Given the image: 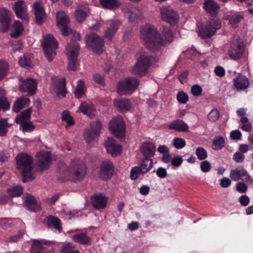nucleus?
<instances>
[{"mask_svg": "<svg viewBox=\"0 0 253 253\" xmlns=\"http://www.w3.org/2000/svg\"><path fill=\"white\" fill-rule=\"evenodd\" d=\"M162 34L163 38L156 28L151 25L146 24L140 29V38L143 44L152 51L158 50L162 46L173 41V37L169 28L164 27Z\"/></svg>", "mask_w": 253, "mask_h": 253, "instance_id": "nucleus-1", "label": "nucleus"}, {"mask_svg": "<svg viewBox=\"0 0 253 253\" xmlns=\"http://www.w3.org/2000/svg\"><path fill=\"white\" fill-rule=\"evenodd\" d=\"M17 168L23 176V181L26 182L33 180L34 166L33 159L27 154L22 153L16 157Z\"/></svg>", "mask_w": 253, "mask_h": 253, "instance_id": "nucleus-2", "label": "nucleus"}, {"mask_svg": "<svg viewBox=\"0 0 253 253\" xmlns=\"http://www.w3.org/2000/svg\"><path fill=\"white\" fill-rule=\"evenodd\" d=\"M86 172L85 164L79 159L72 160L67 170L69 178L72 180H82L85 176Z\"/></svg>", "mask_w": 253, "mask_h": 253, "instance_id": "nucleus-3", "label": "nucleus"}, {"mask_svg": "<svg viewBox=\"0 0 253 253\" xmlns=\"http://www.w3.org/2000/svg\"><path fill=\"white\" fill-rule=\"evenodd\" d=\"M139 55L137 61L131 72L133 75L143 76L147 72L151 62V57L143 50L139 51Z\"/></svg>", "mask_w": 253, "mask_h": 253, "instance_id": "nucleus-4", "label": "nucleus"}, {"mask_svg": "<svg viewBox=\"0 0 253 253\" xmlns=\"http://www.w3.org/2000/svg\"><path fill=\"white\" fill-rule=\"evenodd\" d=\"M42 45L46 57L51 62L56 55L55 50L58 45L57 42L52 35L48 34L43 37Z\"/></svg>", "mask_w": 253, "mask_h": 253, "instance_id": "nucleus-5", "label": "nucleus"}, {"mask_svg": "<svg viewBox=\"0 0 253 253\" xmlns=\"http://www.w3.org/2000/svg\"><path fill=\"white\" fill-rule=\"evenodd\" d=\"M160 17L162 20L171 25H175L179 21L177 12L169 5L163 6L160 8Z\"/></svg>", "mask_w": 253, "mask_h": 253, "instance_id": "nucleus-6", "label": "nucleus"}, {"mask_svg": "<svg viewBox=\"0 0 253 253\" xmlns=\"http://www.w3.org/2000/svg\"><path fill=\"white\" fill-rule=\"evenodd\" d=\"M139 84V81L134 78H126L118 84V92L121 95L131 93L137 88Z\"/></svg>", "mask_w": 253, "mask_h": 253, "instance_id": "nucleus-7", "label": "nucleus"}, {"mask_svg": "<svg viewBox=\"0 0 253 253\" xmlns=\"http://www.w3.org/2000/svg\"><path fill=\"white\" fill-rule=\"evenodd\" d=\"M242 41L238 35L233 37L231 45L228 51L230 57L233 60H238L241 58L243 51Z\"/></svg>", "mask_w": 253, "mask_h": 253, "instance_id": "nucleus-8", "label": "nucleus"}, {"mask_svg": "<svg viewBox=\"0 0 253 253\" xmlns=\"http://www.w3.org/2000/svg\"><path fill=\"white\" fill-rule=\"evenodd\" d=\"M84 40L86 45L89 47L93 52L98 53L102 51L103 40L97 34L90 33L85 36Z\"/></svg>", "mask_w": 253, "mask_h": 253, "instance_id": "nucleus-9", "label": "nucleus"}, {"mask_svg": "<svg viewBox=\"0 0 253 253\" xmlns=\"http://www.w3.org/2000/svg\"><path fill=\"white\" fill-rule=\"evenodd\" d=\"M109 128L111 133L115 136L122 138L125 134V126L124 120L121 116L112 119L109 123Z\"/></svg>", "mask_w": 253, "mask_h": 253, "instance_id": "nucleus-10", "label": "nucleus"}, {"mask_svg": "<svg viewBox=\"0 0 253 253\" xmlns=\"http://www.w3.org/2000/svg\"><path fill=\"white\" fill-rule=\"evenodd\" d=\"M220 28V22L218 20H211L209 23L199 30V35L203 39L209 38Z\"/></svg>", "mask_w": 253, "mask_h": 253, "instance_id": "nucleus-11", "label": "nucleus"}, {"mask_svg": "<svg viewBox=\"0 0 253 253\" xmlns=\"http://www.w3.org/2000/svg\"><path fill=\"white\" fill-rule=\"evenodd\" d=\"M57 26L60 30L61 33L64 36H68L71 29L69 27L70 22L68 15L63 11L57 12L56 15Z\"/></svg>", "mask_w": 253, "mask_h": 253, "instance_id": "nucleus-12", "label": "nucleus"}, {"mask_svg": "<svg viewBox=\"0 0 253 253\" xmlns=\"http://www.w3.org/2000/svg\"><path fill=\"white\" fill-rule=\"evenodd\" d=\"M125 16L130 22H138L143 19V15L137 8L128 4L122 8Z\"/></svg>", "mask_w": 253, "mask_h": 253, "instance_id": "nucleus-13", "label": "nucleus"}, {"mask_svg": "<svg viewBox=\"0 0 253 253\" xmlns=\"http://www.w3.org/2000/svg\"><path fill=\"white\" fill-rule=\"evenodd\" d=\"M19 80L20 82L19 89L21 92H28L29 95H33L36 92L37 84L35 80L31 78L23 80L21 77Z\"/></svg>", "mask_w": 253, "mask_h": 253, "instance_id": "nucleus-14", "label": "nucleus"}, {"mask_svg": "<svg viewBox=\"0 0 253 253\" xmlns=\"http://www.w3.org/2000/svg\"><path fill=\"white\" fill-rule=\"evenodd\" d=\"M230 177L234 181L241 179L245 182H253V179L249 175L247 170L242 167H238L230 171Z\"/></svg>", "mask_w": 253, "mask_h": 253, "instance_id": "nucleus-15", "label": "nucleus"}, {"mask_svg": "<svg viewBox=\"0 0 253 253\" xmlns=\"http://www.w3.org/2000/svg\"><path fill=\"white\" fill-rule=\"evenodd\" d=\"M33 10L35 16L36 23L39 25L43 23L46 19V15L42 2L41 0L35 2L33 4Z\"/></svg>", "mask_w": 253, "mask_h": 253, "instance_id": "nucleus-16", "label": "nucleus"}, {"mask_svg": "<svg viewBox=\"0 0 253 253\" xmlns=\"http://www.w3.org/2000/svg\"><path fill=\"white\" fill-rule=\"evenodd\" d=\"M13 9L18 18L21 19L25 23L29 21L27 8L24 1L19 0L15 2Z\"/></svg>", "mask_w": 253, "mask_h": 253, "instance_id": "nucleus-17", "label": "nucleus"}, {"mask_svg": "<svg viewBox=\"0 0 253 253\" xmlns=\"http://www.w3.org/2000/svg\"><path fill=\"white\" fill-rule=\"evenodd\" d=\"M113 171V163L109 160H105L101 164L98 177L102 179H107L112 176Z\"/></svg>", "mask_w": 253, "mask_h": 253, "instance_id": "nucleus-18", "label": "nucleus"}, {"mask_svg": "<svg viewBox=\"0 0 253 253\" xmlns=\"http://www.w3.org/2000/svg\"><path fill=\"white\" fill-rule=\"evenodd\" d=\"M38 165L42 170L47 169L51 164L52 159L48 152H40L36 154Z\"/></svg>", "mask_w": 253, "mask_h": 253, "instance_id": "nucleus-19", "label": "nucleus"}, {"mask_svg": "<svg viewBox=\"0 0 253 253\" xmlns=\"http://www.w3.org/2000/svg\"><path fill=\"white\" fill-rule=\"evenodd\" d=\"M101 128V124L100 121L96 120L90 123V130L86 129L84 132V137L86 141L90 142L94 137L98 134Z\"/></svg>", "mask_w": 253, "mask_h": 253, "instance_id": "nucleus-20", "label": "nucleus"}, {"mask_svg": "<svg viewBox=\"0 0 253 253\" xmlns=\"http://www.w3.org/2000/svg\"><path fill=\"white\" fill-rule=\"evenodd\" d=\"M23 205L28 210L33 211L41 210V204L36 199L30 194H26L23 197Z\"/></svg>", "mask_w": 253, "mask_h": 253, "instance_id": "nucleus-21", "label": "nucleus"}, {"mask_svg": "<svg viewBox=\"0 0 253 253\" xmlns=\"http://www.w3.org/2000/svg\"><path fill=\"white\" fill-rule=\"evenodd\" d=\"M107 152L112 155L113 157H116L120 154L122 151L121 146L116 143L112 138H108L107 140L104 142Z\"/></svg>", "mask_w": 253, "mask_h": 253, "instance_id": "nucleus-22", "label": "nucleus"}, {"mask_svg": "<svg viewBox=\"0 0 253 253\" xmlns=\"http://www.w3.org/2000/svg\"><path fill=\"white\" fill-rule=\"evenodd\" d=\"M52 242L45 241L44 240H35L31 247V251L32 253H52L45 247L46 245H50Z\"/></svg>", "mask_w": 253, "mask_h": 253, "instance_id": "nucleus-23", "label": "nucleus"}, {"mask_svg": "<svg viewBox=\"0 0 253 253\" xmlns=\"http://www.w3.org/2000/svg\"><path fill=\"white\" fill-rule=\"evenodd\" d=\"M65 79L61 78L54 81L50 86V91L57 95L65 96L66 90L65 88Z\"/></svg>", "mask_w": 253, "mask_h": 253, "instance_id": "nucleus-24", "label": "nucleus"}, {"mask_svg": "<svg viewBox=\"0 0 253 253\" xmlns=\"http://www.w3.org/2000/svg\"><path fill=\"white\" fill-rule=\"evenodd\" d=\"M0 22L1 24V30L6 31L11 24L10 12L4 8H0Z\"/></svg>", "mask_w": 253, "mask_h": 253, "instance_id": "nucleus-25", "label": "nucleus"}, {"mask_svg": "<svg viewBox=\"0 0 253 253\" xmlns=\"http://www.w3.org/2000/svg\"><path fill=\"white\" fill-rule=\"evenodd\" d=\"M93 207L97 210L102 209L106 207L108 202V198L100 193L94 195L91 198Z\"/></svg>", "mask_w": 253, "mask_h": 253, "instance_id": "nucleus-26", "label": "nucleus"}, {"mask_svg": "<svg viewBox=\"0 0 253 253\" xmlns=\"http://www.w3.org/2000/svg\"><path fill=\"white\" fill-rule=\"evenodd\" d=\"M89 8L86 3L79 4L74 12L76 19L79 22L83 21L87 16Z\"/></svg>", "mask_w": 253, "mask_h": 253, "instance_id": "nucleus-27", "label": "nucleus"}, {"mask_svg": "<svg viewBox=\"0 0 253 253\" xmlns=\"http://www.w3.org/2000/svg\"><path fill=\"white\" fill-rule=\"evenodd\" d=\"M114 104L117 109L123 113L128 111L131 107V104L126 98H118L114 100Z\"/></svg>", "mask_w": 253, "mask_h": 253, "instance_id": "nucleus-28", "label": "nucleus"}, {"mask_svg": "<svg viewBox=\"0 0 253 253\" xmlns=\"http://www.w3.org/2000/svg\"><path fill=\"white\" fill-rule=\"evenodd\" d=\"M156 146L151 142H144L140 147V151L145 158L153 157L156 151Z\"/></svg>", "mask_w": 253, "mask_h": 253, "instance_id": "nucleus-29", "label": "nucleus"}, {"mask_svg": "<svg viewBox=\"0 0 253 253\" xmlns=\"http://www.w3.org/2000/svg\"><path fill=\"white\" fill-rule=\"evenodd\" d=\"M121 22L117 20H114L110 21L109 27L105 32V37L109 40H111L112 37L117 32Z\"/></svg>", "mask_w": 253, "mask_h": 253, "instance_id": "nucleus-30", "label": "nucleus"}, {"mask_svg": "<svg viewBox=\"0 0 253 253\" xmlns=\"http://www.w3.org/2000/svg\"><path fill=\"white\" fill-rule=\"evenodd\" d=\"M233 82L235 88L237 90L245 89L250 84L248 79L243 75H239L233 80Z\"/></svg>", "mask_w": 253, "mask_h": 253, "instance_id": "nucleus-31", "label": "nucleus"}, {"mask_svg": "<svg viewBox=\"0 0 253 253\" xmlns=\"http://www.w3.org/2000/svg\"><path fill=\"white\" fill-rule=\"evenodd\" d=\"M79 109L83 114L88 116L90 118L94 116L96 112L94 106L92 104L87 103L86 102H82Z\"/></svg>", "mask_w": 253, "mask_h": 253, "instance_id": "nucleus-32", "label": "nucleus"}, {"mask_svg": "<svg viewBox=\"0 0 253 253\" xmlns=\"http://www.w3.org/2000/svg\"><path fill=\"white\" fill-rule=\"evenodd\" d=\"M80 49V45L79 43L72 42L69 43L66 47V54L67 57L77 58Z\"/></svg>", "mask_w": 253, "mask_h": 253, "instance_id": "nucleus-33", "label": "nucleus"}, {"mask_svg": "<svg viewBox=\"0 0 253 253\" xmlns=\"http://www.w3.org/2000/svg\"><path fill=\"white\" fill-rule=\"evenodd\" d=\"M169 127L178 131H185L188 130V125L182 120H176L171 122Z\"/></svg>", "mask_w": 253, "mask_h": 253, "instance_id": "nucleus-34", "label": "nucleus"}, {"mask_svg": "<svg viewBox=\"0 0 253 253\" xmlns=\"http://www.w3.org/2000/svg\"><path fill=\"white\" fill-rule=\"evenodd\" d=\"M32 108H29L23 111L15 118V122L20 125L30 121V115L32 112Z\"/></svg>", "mask_w": 253, "mask_h": 253, "instance_id": "nucleus-35", "label": "nucleus"}, {"mask_svg": "<svg viewBox=\"0 0 253 253\" xmlns=\"http://www.w3.org/2000/svg\"><path fill=\"white\" fill-rule=\"evenodd\" d=\"M205 10L211 15H214L219 8V5L213 0H206L204 2Z\"/></svg>", "mask_w": 253, "mask_h": 253, "instance_id": "nucleus-36", "label": "nucleus"}, {"mask_svg": "<svg viewBox=\"0 0 253 253\" xmlns=\"http://www.w3.org/2000/svg\"><path fill=\"white\" fill-rule=\"evenodd\" d=\"M30 99L27 97H20L14 102L13 106V110L15 112H18L25 106L30 103Z\"/></svg>", "mask_w": 253, "mask_h": 253, "instance_id": "nucleus-37", "label": "nucleus"}, {"mask_svg": "<svg viewBox=\"0 0 253 253\" xmlns=\"http://www.w3.org/2000/svg\"><path fill=\"white\" fill-rule=\"evenodd\" d=\"M73 240L77 243L83 245H88L91 242V239L85 233L75 234L72 236Z\"/></svg>", "mask_w": 253, "mask_h": 253, "instance_id": "nucleus-38", "label": "nucleus"}, {"mask_svg": "<svg viewBox=\"0 0 253 253\" xmlns=\"http://www.w3.org/2000/svg\"><path fill=\"white\" fill-rule=\"evenodd\" d=\"M153 166V161L152 159L149 158L144 159L140 164L139 169L141 170V174H144L147 172L152 168Z\"/></svg>", "mask_w": 253, "mask_h": 253, "instance_id": "nucleus-39", "label": "nucleus"}, {"mask_svg": "<svg viewBox=\"0 0 253 253\" xmlns=\"http://www.w3.org/2000/svg\"><path fill=\"white\" fill-rule=\"evenodd\" d=\"M47 221L49 226H53L59 232L62 231L60 219L54 216L49 215L47 217Z\"/></svg>", "mask_w": 253, "mask_h": 253, "instance_id": "nucleus-40", "label": "nucleus"}, {"mask_svg": "<svg viewBox=\"0 0 253 253\" xmlns=\"http://www.w3.org/2000/svg\"><path fill=\"white\" fill-rule=\"evenodd\" d=\"M103 7L107 9H114L120 5L118 0H99Z\"/></svg>", "mask_w": 253, "mask_h": 253, "instance_id": "nucleus-41", "label": "nucleus"}, {"mask_svg": "<svg viewBox=\"0 0 253 253\" xmlns=\"http://www.w3.org/2000/svg\"><path fill=\"white\" fill-rule=\"evenodd\" d=\"M10 104L5 97L4 90L0 88V110H7L9 108Z\"/></svg>", "mask_w": 253, "mask_h": 253, "instance_id": "nucleus-42", "label": "nucleus"}, {"mask_svg": "<svg viewBox=\"0 0 253 253\" xmlns=\"http://www.w3.org/2000/svg\"><path fill=\"white\" fill-rule=\"evenodd\" d=\"M23 30V28L21 23L19 21H16L13 24V31L10 33V35L12 37L17 38L21 34Z\"/></svg>", "mask_w": 253, "mask_h": 253, "instance_id": "nucleus-43", "label": "nucleus"}, {"mask_svg": "<svg viewBox=\"0 0 253 253\" xmlns=\"http://www.w3.org/2000/svg\"><path fill=\"white\" fill-rule=\"evenodd\" d=\"M85 92V87L84 81L79 80L77 82L76 88L74 90L75 95L77 98H81Z\"/></svg>", "mask_w": 253, "mask_h": 253, "instance_id": "nucleus-44", "label": "nucleus"}, {"mask_svg": "<svg viewBox=\"0 0 253 253\" xmlns=\"http://www.w3.org/2000/svg\"><path fill=\"white\" fill-rule=\"evenodd\" d=\"M61 253H80L78 250H77L75 246L71 243L65 244L61 251Z\"/></svg>", "mask_w": 253, "mask_h": 253, "instance_id": "nucleus-45", "label": "nucleus"}, {"mask_svg": "<svg viewBox=\"0 0 253 253\" xmlns=\"http://www.w3.org/2000/svg\"><path fill=\"white\" fill-rule=\"evenodd\" d=\"M224 146V139L220 136H216L212 143V147L214 150H218Z\"/></svg>", "mask_w": 253, "mask_h": 253, "instance_id": "nucleus-46", "label": "nucleus"}, {"mask_svg": "<svg viewBox=\"0 0 253 253\" xmlns=\"http://www.w3.org/2000/svg\"><path fill=\"white\" fill-rule=\"evenodd\" d=\"M243 17L241 15H230L228 17L229 23L234 28L238 26V24L243 19Z\"/></svg>", "mask_w": 253, "mask_h": 253, "instance_id": "nucleus-47", "label": "nucleus"}, {"mask_svg": "<svg viewBox=\"0 0 253 253\" xmlns=\"http://www.w3.org/2000/svg\"><path fill=\"white\" fill-rule=\"evenodd\" d=\"M68 58V70L75 71L77 69L78 66V62L77 58L75 57H67Z\"/></svg>", "mask_w": 253, "mask_h": 253, "instance_id": "nucleus-48", "label": "nucleus"}, {"mask_svg": "<svg viewBox=\"0 0 253 253\" xmlns=\"http://www.w3.org/2000/svg\"><path fill=\"white\" fill-rule=\"evenodd\" d=\"M10 127V125L7 122L5 119H0V136H3L6 135L7 132V128Z\"/></svg>", "mask_w": 253, "mask_h": 253, "instance_id": "nucleus-49", "label": "nucleus"}, {"mask_svg": "<svg viewBox=\"0 0 253 253\" xmlns=\"http://www.w3.org/2000/svg\"><path fill=\"white\" fill-rule=\"evenodd\" d=\"M7 192L11 197H18L22 194L23 190L22 187L17 186L8 189Z\"/></svg>", "mask_w": 253, "mask_h": 253, "instance_id": "nucleus-50", "label": "nucleus"}, {"mask_svg": "<svg viewBox=\"0 0 253 253\" xmlns=\"http://www.w3.org/2000/svg\"><path fill=\"white\" fill-rule=\"evenodd\" d=\"M8 69L7 63L5 61L0 60V81L6 76Z\"/></svg>", "mask_w": 253, "mask_h": 253, "instance_id": "nucleus-51", "label": "nucleus"}, {"mask_svg": "<svg viewBox=\"0 0 253 253\" xmlns=\"http://www.w3.org/2000/svg\"><path fill=\"white\" fill-rule=\"evenodd\" d=\"M24 234V232L23 231L20 230L17 234L10 236L7 238L5 241L6 243H16L22 238Z\"/></svg>", "mask_w": 253, "mask_h": 253, "instance_id": "nucleus-52", "label": "nucleus"}, {"mask_svg": "<svg viewBox=\"0 0 253 253\" xmlns=\"http://www.w3.org/2000/svg\"><path fill=\"white\" fill-rule=\"evenodd\" d=\"M196 155L200 160H205L207 158V151L203 147H198L196 150Z\"/></svg>", "mask_w": 253, "mask_h": 253, "instance_id": "nucleus-53", "label": "nucleus"}, {"mask_svg": "<svg viewBox=\"0 0 253 253\" xmlns=\"http://www.w3.org/2000/svg\"><path fill=\"white\" fill-rule=\"evenodd\" d=\"M208 117L209 121L214 122L219 119V113L217 109H213L209 113Z\"/></svg>", "mask_w": 253, "mask_h": 253, "instance_id": "nucleus-54", "label": "nucleus"}, {"mask_svg": "<svg viewBox=\"0 0 253 253\" xmlns=\"http://www.w3.org/2000/svg\"><path fill=\"white\" fill-rule=\"evenodd\" d=\"M173 145L176 149H180L185 146L186 142L183 139L176 137L173 140Z\"/></svg>", "mask_w": 253, "mask_h": 253, "instance_id": "nucleus-55", "label": "nucleus"}, {"mask_svg": "<svg viewBox=\"0 0 253 253\" xmlns=\"http://www.w3.org/2000/svg\"><path fill=\"white\" fill-rule=\"evenodd\" d=\"M20 125V129L23 131L31 132L33 131L35 128V126L31 122L29 121L26 123H24Z\"/></svg>", "mask_w": 253, "mask_h": 253, "instance_id": "nucleus-56", "label": "nucleus"}, {"mask_svg": "<svg viewBox=\"0 0 253 253\" xmlns=\"http://www.w3.org/2000/svg\"><path fill=\"white\" fill-rule=\"evenodd\" d=\"M141 174V170L139 167H134L130 170V177L131 179L135 180Z\"/></svg>", "mask_w": 253, "mask_h": 253, "instance_id": "nucleus-57", "label": "nucleus"}, {"mask_svg": "<svg viewBox=\"0 0 253 253\" xmlns=\"http://www.w3.org/2000/svg\"><path fill=\"white\" fill-rule=\"evenodd\" d=\"M19 63L22 67L25 68L29 67L31 63L30 59L28 56L24 55L19 59Z\"/></svg>", "mask_w": 253, "mask_h": 253, "instance_id": "nucleus-58", "label": "nucleus"}, {"mask_svg": "<svg viewBox=\"0 0 253 253\" xmlns=\"http://www.w3.org/2000/svg\"><path fill=\"white\" fill-rule=\"evenodd\" d=\"M177 99L179 103L185 104L188 100V96L185 93L180 92L177 95Z\"/></svg>", "mask_w": 253, "mask_h": 253, "instance_id": "nucleus-59", "label": "nucleus"}, {"mask_svg": "<svg viewBox=\"0 0 253 253\" xmlns=\"http://www.w3.org/2000/svg\"><path fill=\"white\" fill-rule=\"evenodd\" d=\"M200 168L203 172H206L210 170L211 166L208 161H204L201 162Z\"/></svg>", "mask_w": 253, "mask_h": 253, "instance_id": "nucleus-60", "label": "nucleus"}, {"mask_svg": "<svg viewBox=\"0 0 253 253\" xmlns=\"http://www.w3.org/2000/svg\"><path fill=\"white\" fill-rule=\"evenodd\" d=\"M245 158V156L240 152H236L233 156V159L237 163L243 162Z\"/></svg>", "mask_w": 253, "mask_h": 253, "instance_id": "nucleus-61", "label": "nucleus"}, {"mask_svg": "<svg viewBox=\"0 0 253 253\" xmlns=\"http://www.w3.org/2000/svg\"><path fill=\"white\" fill-rule=\"evenodd\" d=\"M156 174L158 177L161 178H165L167 176L166 169L162 167H159L157 169Z\"/></svg>", "mask_w": 253, "mask_h": 253, "instance_id": "nucleus-62", "label": "nucleus"}, {"mask_svg": "<svg viewBox=\"0 0 253 253\" xmlns=\"http://www.w3.org/2000/svg\"><path fill=\"white\" fill-rule=\"evenodd\" d=\"M202 88L198 85L195 84L191 87V92L195 96H199L202 93Z\"/></svg>", "mask_w": 253, "mask_h": 253, "instance_id": "nucleus-63", "label": "nucleus"}, {"mask_svg": "<svg viewBox=\"0 0 253 253\" xmlns=\"http://www.w3.org/2000/svg\"><path fill=\"white\" fill-rule=\"evenodd\" d=\"M247 185L243 182H239L237 184L236 189L239 192L245 193L247 190Z\"/></svg>", "mask_w": 253, "mask_h": 253, "instance_id": "nucleus-64", "label": "nucleus"}]
</instances>
